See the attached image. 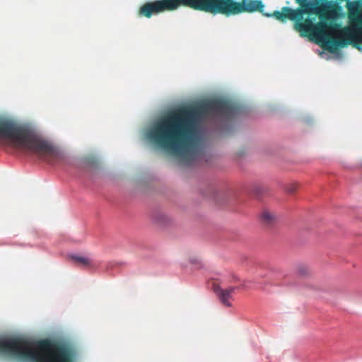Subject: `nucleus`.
I'll list each match as a JSON object with an SVG mask.
<instances>
[{
  "label": "nucleus",
  "mask_w": 362,
  "mask_h": 362,
  "mask_svg": "<svg viewBox=\"0 0 362 362\" xmlns=\"http://www.w3.org/2000/svg\"><path fill=\"white\" fill-rule=\"evenodd\" d=\"M302 7L306 9L309 15L316 18V22L323 21L331 27L332 32L327 33L326 39L313 37L318 43H322L326 49L320 52L322 58H334V49L337 47L347 44L354 45L362 44V0H348L346 7L349 11L348 25L341 28L337 24L327 22V20L337 21L343 19L345 13L339 4L328 1H318L317 5L311 3V0H296Z\"/></svg>",
  "instance_id": "f257e3e1"
},
{
  "label": "nucleus",
  "mask_w": 362,
  "mask_h": 362,
  "mask_svg": "<svg viewBox=\"0 0 362 362\" xmlns=\"http://www.w3.org/2000/svg\"><path fill=\"white\" fill-rule=\"evenodd\" d=\"M196 111L177 110L157 119L144 132L145 139L159 148L184 157L192 156L201 142L202 131Z\"/></svg>",
  "instance_id": "f03ea898"
},
{
  "label": "nucleus",
  "mask_w": 362,
  "mask_h": 362,
  "mask_svg": "<svg viewBox=\"0 0 362 362\" xmlns=\"http://www.w3.org/2000/svg\"><path fill=\"white\" fill-rule=\"evenodd\" d=\"M0 355L18 362H74V359L73 351L66 346L7 336L0 338Z\"/></svg>",
  "instance_id": "7ed1b4c3"
},
{
  "label": "nucleus",
  "mask_w": 362,
  "mask_h": 362,
  "mask_svg": "<svg viewBox=\"0 0 362 362\" xmlns=\"http://www.w3.org/2000/svg\"><path fill=\"white\" fill-rule=\"evenodd\" d=\"M0 139L8 144L42 155L63 158L62 151L40 135L22 127L13 117H0Z\"/></svg>",
  "instance_id": "20e7f679"
},
{
  "label": "nucleus",
  "mask_w": 362,
  "mask_h": 362,
  "mask_svg": "<svg viewBox=\"0 0 362 362\" xmlns=\"http://www.w3.org/2000/svg\"><path fill=\"white\" fill-rule=\"evenodd\" d=\"M306 9H292L284 7L281 11H275L273 15L269 13H264V15L268 17L274 16L282 22L288 18L295 22V29L302 35L309 34L313 37L326 39L327 33H330L332 30L331 27L323 21L317 23L316 18L309 15Z\"/></svg>",
  "instance_id": "39448f33"
},
{
  "label": "nucleus",
  "mask_w": 362,
  "mask_h": 362,
  "mask_svg": "<svg viewBox=\"0 0 362 362\" xmlns=\"http://www.w3.org/2000/svg\"><path fill=\"white\" fill-rule=\"evenodd\" d=\"M264 4L259 0H243L242 4L234 0H204L202 2V11L226 15L237 14L245 11L262 12Z\"/></svg>",
  "instance_id": "423d86ee"
},
{
  "label": "nucleus",
  "mask_w": 362,
  "mask_h": 362,
  "mask_svg": "<svg viewBox=\"0 0 362 362\" xmlns=\"http://www.w3.org/2000/svg\"><path fill=\"white\" fill-rule=\"evenodd\" d=\"M204 0H158L144 4L140 8V14L150 18L165 11H173L180 6H187L197 10L202 11Z\"/></svg>",
  "instance_id": "0eeeda50"
},
{
  "label": "nucleus",
  "mask_w": 362,
  "mask_h": 362,
  "mask_svg": "<svg viewBox=\"0 0 362 362\" xmlns=\"http://www.w3.org/2000/svg\"><path fill=\"white\" fill-rule=\"evenodd\" d=\"M235 287H229L226 289L218 288L216 289V293L220 301L227 307H230L231 303L229 300L231 298L232 293L235 291Z\"/></svg>",
  "instance_id": "6e6552de"
},
{
  "label": "nucleus",
  "mask_w": 362,
  "mask_h": 362,
  "mask_svg": "<svg viewBox=\"0 0 362 362\" xmlns=\"http://www.w3.org/2000/svg\"><path fill=\"white\" fill-rule=\"evenodd\" d=\"M152 221L159 226H165L171 221V218L167 214L161 211L155 212L151 216Z\"/></svg>",
  "instance_id": "1a4fd4ad"
},
{
  "label": "nucleus",
  "mask_w": 362,
  "mask_h": 362,
  "mask_svg": "<svg viewBox=\"0 0 362 362\" xmlns=\"http://www.w3.org/2000/svg\"><path fill=\"white\" fill-rule=\"evenodd\" d=\"M70 258L76 262L80 263L83 266H89L90 260L86 256L81 255L78 254H71Z\"/></svg>",
  "instance_id": "9d476101"
},
{
  "label": "nucleus",
  "mask_w": 362,
  "mask_h": 362,
  "mask_svg": "<svg viewBox=\"0 0 362 362\" xmlns=\"http://www.w3.org/2000/svg\"><path fill=\"white\" fill-rule=\"evenodd\" d=\"M262 218L267 223H270L274 219V215L269 211H264L262 214Z\"/></svg>",
  "instance_id": "9b49d317"
},
{
  "label": "nucleus",
  "mask_w": 362,
  "mask_h": 362,
  "mask_svg": "<svg viewBox=\"0 0 362 362\" xmlns=\"http://www.w3.org/2000/svg\"><path fill=\"white\" fill-rule=\"evenodd\" d=\"M190 263L194 266L197 269H202L204 267V264L198 258H192L190 259Z\"/></svg>",
  "instance_id": "f8f14e48"
},
{
  "label": "nucleus",
  "mask_w": 362,
  "mask_h": 362,
  "mask_svg": "<svg viewBox=\"0 0 362 362\" xmlns=\"http://www.w3.org/2000/svg\"><path fill=\"white\" fill-rule=\"evenodd\" d=\"M298 272H299V273H300V274H303H303H307V272H306V269H303V268L299 269H298Z\"/></svg>",
  "instance_id": "ddd939ff"
},
{
  "label": "nucleus",
  "mask_w": 362,
  "mask_h": 362,
  "mask_svg": "<svg viewBox=\"0 0 362 362\" xmlns=\"http://www.w3.org/2000/svg\"><path fill=\"white\" fill-rule=\"evenodd\" d=\"M357 48H358V49H360V50H361V49H361V47H359V46H358V47H357Z\"/></svg>",
  "instance_id": "4468645a"
}]
</instances>
